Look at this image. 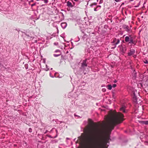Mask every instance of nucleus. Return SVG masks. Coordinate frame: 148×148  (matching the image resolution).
<instances>
[{
  "instance_id": "f257e3e1",
  "label": "nucleus",
  "mask_w": 148,
  "mask_h": 148,
  "mask_svg": "<svg viewBox=\"0 0 148 148\" xmlns=\"http://www.w3.org/2000/svg\"><path fill=\"white\" fill-rule=\"evenodd\" d=\"M124 116L121 113L115 111L110 112L106 117L109 125L108 133L102 129L98 130L96 134H92L88 126L84 129V134L80 137L82 148H108L107 144L110 140V133L114 127L124 120Z\"/></svg>"
},
{
  "instance_id": "f03ea898",
  "label": "nucleus",
  "mask_w": 148,
  "mask_h": 148,
  "mask_svg": "<svg viewBox=\"0 0 148 148\" xmlns=\"http://www.w3.org/2000/svg\"><path fill=\"white\" fill-rule=\"evenodd\" d=\"M127 89L129 92L131 93V95L132 97L133 101L135 106L136 108H138L139 106L137 103V99L135 93V92H136V91L134 88L130 86L128 87Z\"/></svg>"
},
{
  "instance_id": "7ed1b4c3",
  "label": "nucleus",
  "mask_w": 148,
  "mask_h": 148,
  "mask_svg": "<svg viewBox=\"0 0 148 148\" xmlns=\"http://www.w3.org/2000/svg\"><path fill=\"white\" fill-rule=\"evenodd\" d=\"M120 40L119 39L114 38L113 39L112 41L111 42L112 45L114 46L112 47L113 48H114L116 47V45L119 43Z\"/></svg>"
},
{
  "instance_id": "20e7f679",
  "label": "nucleus",
  "mask_w": 148,
  "mask_h": 148,
  "mask_svg": "<svg viewBox=\"0 0 148 148\" xmlns=\"http://www.w3.org/2000/svg\"><path fill=\"white\" fill-rule=\"evenodd\" d=\"M135 36L130 35V41L129 43L135 45L136 43V41L135 40Z\"/></svg>"
},
{
  "instance_id": "39448f33",
  "label": "nucleus",
  "mask_w": 148,
  "mask_h": 148,
  "mask_svg": "<svg viewBox=\"0 0 148 148\" xmlns=\"http://www.w3.org/2000/svg\"><path fill=\"white\" fill-rule=\"evenodd\" d=\"M87 60V59H86L83 61V62L82 64L81 67L84 69H85V67L87 66V64L86 63Z\"/></svg>"
},
{
  "instance_id": "423d86ee",
  "label": "nucleus",
  "mask_w": 148,
  "mask_h": 148,
  "mask_svg": "<svg viewBox=\"0 0 148 148\" xmlns=\"http://www.w3.org/2000/svg\"><path fill=\"white\" fill-rule=\"evenodd\" d=\"M141 87L143 88L146 92L148 94V84H144L143 86L142 84L140 83Z\"/></svg>"
},
{
  "instance_id": "0eeeda50",
  "label": "nucleus",
  "mask_w": 148,
  "mask_h": 148,
  "mask_svg": "<svg viewBox=\"0 0 148 148\" xmlns=\"http://www.w3.org/2000/svg\"><path fill=\"white\" fill-rule=\"evenodd\" d=\"M88 121L89 122V124L90 125L92 126V125H94L95 126H97V124L93 122V121L91 119H88Z\"/></svg>"
},
{
  "instance_id": "6e6552de",
  "label": "nucleus",
  "mask_w": 148,
  "mask_h": 148,
  "mask_svg": "<svg viewBox=\"0 0 148 148\" xmlns=\"http://www.w3.org/2000/svg\"><path fill=\"white\" fill-rule=\"evenodd\" d=\"M135 52V50L134 49H132L131 50L130 52H128V55L129 56H131Z\"/></svg>"
},
{
  "instance_id": "1a4fd4ad",
  "label": "nucleus",
  "mask_w": 148,
  "mask_h": 148,
  "mask_svg": "<svg viewBox=\"0 0 148 148\" xmlns=\"http://www.w3.org/2000/svg\"><path fill=\"white\" fill-rule=\"evenodd\" d=\"M139 123H140L142 124L148 125V121H139Z\"/></svg>"
},
{
  "instance_id": "9d476101",
  "label": "nucleus",
  "mask_w": 148,
  "mask_h": 148,
  "mask_svg": "<svg viewBox=\"0 0 148 148\" xmlns=\"http://www.w3.org/2000/svg\"><path fill=\"white\" fill-rule=\"evenodd\" d=\"M67 5L69 7L72 8L74 6V5H73L71 2H70L69 1H68L67 2Z\"/></svg>"
},
{
  "instance_id": "9b49d317",
  "label": "nucleus",
  "mask_w": 148,
  "mask_h": 148,
  "mask_svg": "<svg viewBox=\"0 0 148 148\" xmlns=\"http://www.w3.org/2000/svg\"><path fill=\"white\" fill-rule=\"evenodd\" d=\"M61 25L63 29H64L66 27L67 24L65 22H63L61 23Z\"/></svg>"
},
{
  "instance_id": "f8f14e48",
  "label": "nucleus",
  "mask_w": 148,
  "mask_h": 148,
  "mask_svg": "<svg viewBox=\"0 0 148 148\" xmlns=\"http://www.w3.org/2000/svg\"><path fill=\"white\" fill-rule=\"evenodd\" d=\"M125 106H123L120 108V110L124 113H125L126 112L125 111Z\"/></svg>"
},
{
  "instance_id": "ddd939ff",
  "label": "nucleus",
  "mask_w": 148,
  "mask_h": 148,
  "mask_svg": "<svg viewBox=\"0 0 148 148\" xmlns=\"http://www.w3.org/2000/svg\"><path fill=\"white\" fill-rule=\"evenodd\" d=\"M125 40L126 42H129L130 41V35L129 36L125 37Z\"/></svg>"
},
{
  "instance_id": "4468645a",
  "label": "nucleus",
  "mask_w": 148,
  "mask_h": 148,
  "mask_svg": "<svg viewBox=\"0 0 148 148\" xmlns=\"http://www.w3.org/2000/svg\"><path fill=\"white\" fill-rule=\"evenodd\" d=\"M125 29L128 32H129L130 31V28L128 26H125Z\"/></svg>"
},
{
  "instance_id": "2eb2a0df",
  "label": "nucleus",
  "mask_w": 148,
  "mask_h": 148,
  "mask_svg": "<svg viewBox=\"0 0 148 148\" xmlns=\"http://www.w3.org/2000/svg\"><path fill=\"white\" fill-rule=\"evenodd\" d=\"M101 8V6L100 5H98L97 6L96 8H95L94 10L95 11H97L98 10H99Z\"/></svg>"
},
{
  "instance_id": "dca6fc26",
  "label": "nucleus",
  "mask_w": 148,
  "mask_h": 148,
  "mask_svg": "<svg viewBox=\"0 0 148 148\" xmlns=\"http://www.w3.org/2000/svg\"><path fill=\"white\" fill-rule=\"evenodd\" d=\"M61 54V52H59V53H58L57 54H54L53 56L55 57H57L60 55Z\"/></svg>"
},
{
  "instance_id": "f3484780",
  "label": "nucleus",
  "mask_w": 148,
  "mask_h": 148,
  "mask_svg": "<svg viewBox=\"0 0 148 148\" xmlns=\"http://www.w3.org/2000/svg\"><path fill=\"white\" fill-rule=\"evenodd\" d=\"M108 89L109 90H111L112 88V86L111 85H108L107 86Z\"/></svg>"
},
{
  "instance_id": "a211bd4d",
  "label": "nucleus",
  "mask_w": 148,
  "mask_h": 148,
  "mask_svg": "<svg viewBox=\"0 0 148 148\" xmlns=\"http://www.w3.org/2000/svg\"><path fill=\"white\" fill-rule=\"evenodd\" d=\"M97 1L99 2V4L102 3L103 2V0H97Z\"/></svg>"
},
{
  "instance_id": "6ab92c4d",
  "label": "nucleus",
  "mask_w": 148,
  "mask_h": 148,
  "mask_svg": "<svg viewBox=\"0 0 148 148\" xmlns=\"http://www.w3.org/2000/svg\"><path fill=\"white\" fill-rule=\"evenodd\" d=\"M44 1V2L45 4H47L48 2V0H42Z\"/></svg>"
},
{
  "instance_id": "aec40b11",
  "label": "nucleus",
  "mask_w": 148,
  "mask_h": 148,
  "mask_svg": "<svg viewBox=\"0 0 148 148\" xmlns=\"http://www.w3.org/2000/svg\"><path fill=\"white\" fill-rule=\"evenodd\" d=\"M46 68H45V70L46 71H47L49 70V68H48V66H47V65H46Z\"/></svg>"
},
{
  "instance_id": "412c9836",
  "label": "nucleus",
  "mask_w": 148,
  "mask_h": 148,
  "mask_svg": "<svg viewBox=\"0 0 148 148\" xmlns=\"http://www.w3.org/2000/svg\"><path fill=\"white\" fill-rule=\"evenodd\" d=\"M55 52H57L58 53H59V52H61L59 50H57L55 51Z\"/></svg>"
},
{
  "instance_id": "4be33fe9",
  "label": "nucleus",
  "mask_w": 148,
  "mask_h": 148,
  "mask_svg": "<svg viewBox=\"0 0 148 148\" xmlns=\"http://www.w3.org/2000/svg\"><path fill=\"white\" fill-rule=\"evenodd\" d=\"M36 2H35V3H33V4H32V5H31V6H32V7L33 6H34V5H36Z\"/></svg>"
},
{
  "instance_id": "5701e85b",
  "label": "nucleus",
  "mask_w": 148,
  "mask_h": 148,
  "mask_svg": "<svg viewBox=\"0 0 148 148\" xmlns=\"http://www.w3.org/2000/svg\"><path fill=\"white\" fill-rule=\"evenodd\" d=\"M144 62L145 64L148 63V61L147 60H145V61H144Z\"/></svg>"
},
{
  "instance_id": "b1692460",
  "label": "nucleus",
  "mask_w": 148,
  "mask_h": 148,
  "mask_svg": "<svg viewBox=\"0 0 148 148\" xmlns=\"http://www.w3.org/2000/svg\"><path fill=\"white\" fill-rule=\"evenodd\" d=\"M29 131L30 132H31L32 131V129L30 128H29Z\"/></svg>"
},
{
  "instance_id": "393cba45",
  "label": "nucleus",
  "mask_w": 148,
  "mask_h": 148,
  "mask_svg": "<svg viewBox=\"0 0 148 148\" xmlns=\"http://www.w3.org/2000/svg\"><path fill=\"white\" fill-rule=\"evenodd\" d=\"M54 45H58V43L57 42H56L54 43Z\"/></svg>"
},
{
  "instance_id": "a878e982",
  "label": "nucleus",
  "mask_w": 148,
  "mask_h": 148,
  "mask_svg": "<svg viewBox=\"0 0 148 148\" xmlns=\"http://www.w3.org/2000/svg\"><path fill=\"white\" fill-rule=\"evenodd\" d=\"M116 84H114L112 85V87L115 88V87H116Z\"/></svg>"
},
{
  "instance_id": "bb28decb",
  "label": "nucleus",
  "mask_w": 148,
  "mask_h": 148,
  "mask_svg": "<svg viewBox=\"0 0 148 148\" xmlns=\"http://www.w3.org/2000/svg\"><path fill=\"white\" fill-rule=\"evenodd\" d=\"M116 2H118L120 1L121 0H114Z\"/></svg>"
},
{
  "instance_id": "cd10ccee",
  "label": "nucleus",
  "mask_w": 148,
  "mask_h": 148,
  "mask_svg": "<svg viewBox=\"0 0 148 148\" xmlns=\"http://www.w3.org/2000/svg\"><path fill=\"white\" fill-rule=\"evenodd\" d=\"M75 1L77 2L79 0H74Z\"/></svg>"
},
{
  "instance_id": "c85d7f7f",
  "label": "nucleus",
  "mask_w": 148,
  "mask_h": 148,
  "mask_svg": "<svg viewBox=\"0 0 148 148\" xmlns=\"http://www.w3.org/2000/svg\"><path fill=\"white\" fill-rule=\"evenodd\" d=\"M137 110L136 109V110H135V111H134V112H135L136 113H137V112H136Z\"/></svg>"
},
{
  "instance_id": "c756f323",
  "label": "nucleus",
  "mask_w": 148,
  "mask_h": 148,
  "mask_svg": "<svg viewBox=\"0 0 148 148\" xmlns=\"http://www.w3.org/2000/svg\"><path fill=\"white\" fill-rule=\"evenodd\" d=\"M93 4H94V5H97V3H93Z\"/></svg>"
},
{
  "instance_id": "7c9ffc66",
  "label": "nucleus",
  "mask_w": 148,
  "mask_h": 148,
  "mask_svg": "<svg viewBox=\"0 0 148 148\" xmlns=\"http://www.w3.org/2000/svg\"><path fill=\"white\" fill-rule=\"evenodd\" d=\"M45 5L44 4H42V5H41V6L42 7V6H44Z\"/></svg>"
},
{
  "instance_id": "2f4dec72",
  "label": "nucleus",
  "mask_w": 148,
  "mask_h": 148,
  "mask_svg": "<svg viewBox=\"0 0 148 148\" xmlns=\"http://www.w3.org/2000/svg\"><path fill=\"white\" fill-rule=\"evenodd\" d=\"M116 82H117V81H116V80H115V81H114V83H116Z\"/></svg>"
},
{
  "instance_id": "473e14b6",
  "label": "nucleus",
  "mask_w": 148,
  "mask_h": 148,
  "mask_svg": "<svg viewBox=\"0 0 148 148\" xmlns=\"http://www.w3.org/2000/svg\"><path fill=\"white\" fill-rule=\"evenodd\" d=\"M134 58H135L136 57V55H134Z\"/></svg>"
},
{
  "instance_id": "72a5a7b5",
  "label": "nucleus",
  "mask_w": 148,
  "mask_h": 148,
  "mask_svg": "<svg viewBox=\"0 0 148 148\" xmlns=\"http://www.w3.org/2000/svg\"><path fill=\"white\" fill-rule=\"evenodd\" d=\"M34 1V0H31V2H33Z\"/></svg>"
},
{
  "instance_id": "f704fd0d",
  "label": "nucleus",
  "mask_w": 148,
  "mask_h": 148,
  "mask_svg": "<svg viewBox=\"0 0 148 148\" xmlns=\"http://www.w3.org/2000/svg\"><path fill=\"white\" fill-rule=\"evenodd\" d=\"M75 2L73 3V5H74L75 4Z\"/></svg>"
},
{
  "instance_id": "c9c22d12",
  "label": "nucleus",
  "mask_w": 148,
  "mask_h": 148,
  "mask_svg": "<svg viewBox=\"0 0 148 148\" xmlns=\"http://www.w3.org/2000/svg\"><path fill=\"white\" fill-rule=\"evenodd\" d=\"M36 0V1H39L40 0Z\"/></svg>"
},
{
  "instance_id": "e433bc0d",
  "label": "nucleus",
  "mask_w": 148,
  "mask_h": 148,
  "mask_svg": "<svg viewBox=\"0 0 148 148\" xmlns=\"http://www.w3.org/2000/svg\"><path fill=\"white\" fill-rule=\"evenodd\" d=\"M142 108L143 109V106H142Z\"/></svg>"
},
{
  "instance_id": "4c0bfd02",
  "label": "nucleus",
  "mask_w": 148,
  "mask_h": 148,
  "mask_svg": "<svg viewBox=\"0 0 148 148\" xmlns=\"http://www.w3.org/2000/svg\"><path fill=\"white\" fill-rule=\"evenodd\" d=\"M26 69H28V68H26Z\"/></svg>"
},
{
  "instance_id": "58836bf2",
  "label": "nucleus",
  "mask_w": 148,
  "mask_h": 148,
  "mask_svg": "<svg viewBox=\"0 0 148 148\" xmlns=\"http://www.w3.org/2000/svg\"><path fill=\"white\" fill-rule=\"evenodd\" d=\"M52 68H51V70H52Z\"/></svg>"
},
{
  "instance_id": "ea45409f",
  "label": "nucleus",
  "mask_w": 148,
  "mask_h": 148,
  "mask_svg": "<svg viewBox=\"0 0 148 148\" xmlns=\"http://www.w3.org/2000/svg\"><path fill=\"white\" fill-rule=\"evenodd\" d=\"M27 1H28V0H27Z\"/></svg>"
}]
</instances>
